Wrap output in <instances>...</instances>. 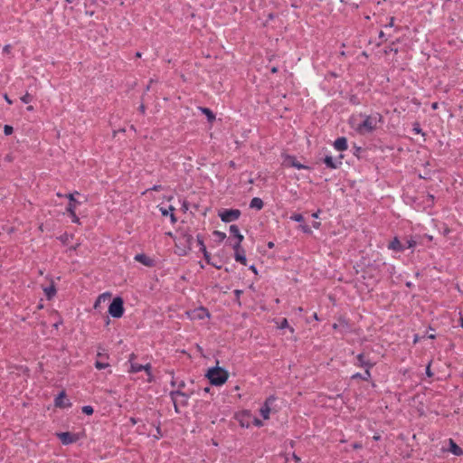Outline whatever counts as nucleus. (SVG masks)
<instances>
[{
  "instance_id": "obj_1",
  "label": "nucleus",
  "mask_w": 463,
  "mask_h": 463,
  "mask_svg": "<svg viewBox=\"0 0 463 463\" xmlns=\"http://www.w3.org/2000/svg\"><path fill=\"white\" fill-rule=\"evenodd\" d=\"M360 116L364 118V121L356 128V131L360 134L372 133L378 128V124L383 123V117L378 112L371 115L361 114Z\"/></svg>"
},
{
  "instance_id": "obj_2",
  "label": "nucleus",
  "mask_w": 463,
  "mask_h": 463,
  "mask_svg": "<svg viewBox=\"0 0 463 463\" xmlns=\"http://www.w3.org/2000/svg\"><path fill=\"white\" fill-rule=\"evenodd\" d=\"M205 376L212 385L221 386L226 383L229 373L222 367L213 366L208 369Z\"/></svg>"
},
{
  "instance_id": "obj_3",
  "label": "nucleus",
  "mask_w": 463,
  "mask_h": 463,
  "mask_svg": "<svg viewBox=\"0 0 463 463\" xmlns=\"http://www.w3.org/2000/svg\"><path fill=\"white\" fill-rule=\"evenodd\" d=\"M193 241L194 237L191 233L188 232H182L175 241L177 254L179 256H186L192 250Z\"/></svg>"
},
{
  "instance_id": "obj_4",
  "label": "nucleus",
  "mask_w": 463,
  "mask_h": 463,
  "mask_svg": "<svg viewBox=\"0 0 463 463\" xmlns=\"http://www.w3.org/2000/svg\"><path fill=\"white\" fill-rule=\"evenodd\" d=\"M124 301L120 297L113 298L109 307V314L114 318H120L124 314Z\"/></svg>"
},
{
  "instance_id": "obj_5",
  "label": "nucleus",
  "mask_w": 463,
  "mask_h": 463,
  "mask_svg": "<svg viewBox=\"0 0 463 463\" xmlns=\"http://www.w3.org/2000/svg\"><path fill=\"white\" fill-rule=\"evenodd\" d=\"M241 212L239 209H223L218 215L223 222H232L240 218Z\"/></svg>"
},
{
  "instance_id": "obj_6",
  "label": "nucleus",
  "mask_w": 463,
  "mask_h": 463,
  "mask_svg": "<svg viewBox=\"0 0 463 463\" xmlns=\"http://www.w3.org/2000/svg\"><path fill=\"white\" fill-rule=\"evenodd\" d=\"M354 365L357 367L364 368V370H371L375 365V363L373 362L368 354L364 353H361L356 355V361L354 362Z\"/></svg>"
},
{
  "instance_id": "obj_7",
  "label": "nucleus",
  "mask_w": 463,
  "mask_h": 463,
  "mask_svg": "<svg viewBox=\"0 0 463 463\" xmlns=\"http://www.w3.org/2000/svg\"><path fill=\"white\" fill-rule=\"evenodd\" d=\"M56 436L63 445H70V444L75 443L80 439L79 434L71 433L69 431L58 432V433H56Z\"/></svg>"
},
{
  "instance_id": "obj_8",
  "label": "nucleus",
  "mask_w": 463,
  "mask_h": 463,
  "mask_svg": "<svg viewBox=\"0 0 463 463\" xmlns=\"http://www.w3.org/2000/svg\"><path fill=\"white\" fill-rule=\"evenodd\" d=\"M231 235L235 238V241L232 244V248H238L239 244H241L244 237L240 232L239 227L236 224H232L229 228Z\"/></svg>"
},
{
  "instance_id": "obj_9",
  "label": "nucleus",
  "mask_w": 463,
  "mask_h": 463,
  "mask_svg": "<svg viewBox=\"0 0 463 463\" xmlns=\"http://www.w3.org/2000/svg\"><path fill=\"white\" fill-rule=\"evenodd\" d=\"M284 164L287 166L295 167L297 169H309L307 165H305L298 162L294 156H287L284 160Z\"/></svg>"
},
{
  "instance_id": "obj_10",
  "label": "nucleus",
  "mask_w": 463,
  "mask_h": 463,
  "mask_svg": "<svg viewBox=\"0 0 463 463\" xmlns=\"http://www.w3.org/2000/svg\"><path fill=\"white\" fill-rule=\"evenodd\" d=\"M234 250V259L237 262H240L242 265H247V258L245 254V250L241 247V244H239L238 248H232Z\"/></svg>"
},
{
  "instance_id": "obj_11",
  "label": "nucleus",
  "mask_w": 463,
  "mask_h": 463,
  "mask_svg": "<svg viewBox=\"0 0 463 463\" xmlns=\"http://www.w3.org/2000/svg\"><path fill=\"white\" fill-rule=\"evenodd\" d=\"M66 397L65 391H61L54 400V405L59 408H68L71 406V402L69 401L64 402V398Z\"/></svg>"
},
{
  "instance_id": "obj_12",
  "label": "nucleus",
  "mask_w": 463,
  "mask_h": 463,
  "mask_svg": "<svg viewBox=\"0 0 463 463\" xmlns=\"http://www.w3.org/2000/svg\"><path fill=\"white\" fill-rule=\"evenodd\" d=\"M135 260L149 268L155 265V260L144 253L137 254L135 256Z\"/></svg>"
},
{
  "instance_id": "obj_13",
  "label": "nucleus",
  "mask_w": 463,
  "mask_h": 463,
  "mask_svg": "<svg viewBox=\"0 0 463 463\" xmlns=\"http://www.w3.org/2000/svg\"><path fill=\"white\" fill-rule=\"evenodd\" d=\"M169 395H170V397H171V399H172V401L174 402V408H175V412L179 413L180 411L178 409L176 396H182L184 398H188V395L185 392H182L180 390L171 391Z\"/></svg>"
},
{
  "instance_id": "obj_14",
  "label": "nucleus",
  "mask_w": 463,
  "mask_h": 463,
  "mask_svg": "<svg viewBox=\"0 0 463 463\" xmlns=\"http://www.w3.org/2000/svg\"><path fill=\"white\" fill-rule=\"evenodd\" d=\"M323 163L329 169H336L342 165L341 161H336L331 156H326L323 158Z\"/></svg>"
},
{
  "instance_id": "obj_15",
  "label": "nucleus",
  "mask_w": 463,
  "mask_h": 463,
  "mask_svg": "<svg viewBox=\"0 0 463 463\" xmlns=\"http://www.w3.org/2000/svg\"><path fill=\"white\" fill-rule=\"evenodd\" d=\"M388 249L392 250L397 252H402L405 250V246L399 241L397 237H395L388 245Z\"/></svg>"
},
{
  "instance_id": "obj_16",
  "label": "nucleus",
  "mask_w": 463,
  "mask_h": 463,
  "mask_svg": "<svg viewBox=\"0 0 463 463\" xmlns=\"http://www.w3.org/2000/svg\"><path fill=\"white\" fill-rule=\"evenodd\" d=\"M175 207L172 205H169L168 208H160L161 214L163 216H170V220L172 223H175L177 222V218L175 217Z\"/></svg>"
},
{
  "instance_id": "obj_17",
  "label": "nucleus",
  "mask_w": 463,
  "mask_h": 463,
  "mask_svg": "<svg viewBox=\"0 0 463 463\" xmlns=\"http://www.w3.org/2000/svg\"><path fill=\"white\" fill-rule=\"evenodd\" d=\"M347 139L345 137H340L334 142V147L338 151H345L347 149Z\"/></svg>"
},
{
  "instance_id": "obj_18",
  "label": "nucleus",
  "mask_w": 463,
  "mask_h": 463,
  "mask_svg": "<svg viewBox=\"0 0 463 463\" xmlns=\"http://www.w3.org/2000/svg\"><path fill=\"white\" fill-rule=\"evenodd\" d=\"M449 450L452 454H454L455 456H461V455H463V449L460 447H458L452 439H449Z\"/></svg>"
},
{
  "instance_id": "obj_19",
  "label": "nucleus",
  "mask_w": 463,
  "mask_h": 463,
  "mask_svg": "<svg viewBox=\"0 0 463 463\" xmlns=\"http://www.w3.org/2000/svg\"><path fill=\"white\" fill-rule=\"evenodd\" d=\"M263 206H264V203L259 197L252 198L250 203V207L251 209L261 210L263 208Z\"/></svg>"
},
{
  "instance_id": "obj_20",
  "label": "nucleus",
  "mask_w": 463,
  "mask_h": 463,
  "mask_svg": "<svg viewBox=\"0 0 463 463\" xmlns=\"http://www.w3.org/2000/svg\"><path fill=\"white\" fill-rule=\"evenodd\" d=\"M194 313H195V317L198 319H203L205 317H210V313H209L208 309L203 307H201L195 309Z\"/></svg>"
},
{
  "instance_id": "obj_21",
  "label": "nucleus",
  "mask_w": 463,
  "mask_h": 463,
  "mask_svg": "<svg viewBox=\"0 0 463 463\" xmlns=\"http://www.w3.org/2000/svg\"><path fill=\"white\" fill-rule=\"evenodd\" d=\"M352 379H362L368 382L371 379V372L370 370H364V373H356L352 376Z\"/></svg>"
},
{
  "instance_id": "obj_22",
  "label": "nucleus",
  "mask_w": 463,
  "mask_h": 463,
  "mask_svg": "<svg viewBox=\"0 0 463 463\" xmlns=\"http://www.w3.org/2000/svg\"><path fill=\"white\" fill-rule=\"evenodd\" d=\"M66 197L69 199L67 207H71L72 210L75 211L77 205H79L80 203L74 198V194H66Z\"/></svg>"
},
{
  "instance_id": "obj_23",
  "label": "nucleus",
  "mask_w": 463,
  "mask_h": 463,
  "mask_svg": "<svg viewBox=\"0 0 463 463\" xmlns=\"http://www.w3.org/2000/svg\"><path fill=\"white\" fill-rule=\"evenodd\" d=\"M199 109L202 111V113L206 116L207 120L209 122H213L215 119V115L210 109L203 107H200Z\"/></svg>"
},
{
  "instance_id": "obj_24",
  "label": "nucleus",
  "mask_w": 463,
  "mask_h": 463,
  "mask_svg": "<svg viewBox=\"0 0 463 463\" xmlns=\"http://www.w3.org/2000/svg\"><path fill=\"white\" fill-rule=\"evenodd\" d=\"M47 299H52L56 294V288L53 284L43 289Z\"/></svg>"
},
{
  "instance_id": "obj_25",
  "label": "nucleus",
  "mask_w": 463,
  "mask_h": 463,
  "mask_svg": "<svg viewBox=\"0 0 463 463\" xmlns=\"http://www.w3.org/2000/svg\"><path fill=\"white\" fill-rule=\"evenodd\" d=\"M270 411L271 408L266 404H263L260 410V415L264 420H268L269 418Z\"/></svg>"
},
{
  "instance_id": "obj_26",
  "label": "nucleus",
  "mask_w": 463,
  "mask_h": 463,
  "mask_svg": "<svg viewBox=\"0 0 463 463\" xmlns=\"http://www.w3.org/2000/svg\"><path fill=\"white\" fill-rule=\"evenodd\" d=\"M66 211L70 214V216L71 218V222L73 223L80 224V218L77 216L76 212L73 211L71 207H66Z\"/></svg>"
},
{
  "instance_id": "obj_27",
  "label": "nucleus",
  "mask_w": 463,
  "mask_h": 463,
  "mask_svg": "<svg viewBox=\"0 0 463 463\" xmlns=\"http://www.w3.org/2000/svg\"><path fill=\"white\" fill-rule=\"evenodd\" d=\"M110 297H111V295L109 292L99 295L98 297L97 300L95 301L94 307L97 308L100 302H103V301L109 299Z\"/></svg>"
},
{
  "instance_id": "obj_28",
  "label": "nucleus",
  "mask_w": 463,
  "mask_h": 463,
  "mask_svg": "<svg viewBox=\"0 0 463 463\" xmlns=\"http://www.w3.org/2000/svg\"><path fill=\"white\" fill-rule=\"evenodd\" d=\"M142 371H145L146 373L148 376V382L151 383L153 381V375H152V366L150 364H146L145 365H142Z\"/></svg>"
},
{
  "instance_id": "obj_29",
  "label": "nucleus",
  "mask_w": 463,
  "mask_h": 463,
  "mask_svg": "<svg viewBox=\"0 0 463 463\" xmlns=\"http://www.w3.org/2000/svg\"><path fill=\"white\" fill-rule=\"evenodd\" d=\"M142 371V364L137 363H131L130 369L128 370L131 373H136Z\"/></svg>"
},
{
  "instance_id": "obj_30",
  "label": "nucleus",
  "mask_w": 463,
  "mask_h": 463,
  "mask_svg": "<svg viewBox=\"0 0 463 463\" xmlns=\"http://www.w3.org/2000/svg\"><path fill=\"white\" fill-rule=\"evenodd\" d=\"M196 241H197L198 245L200 246V251L203 252V249H206V246L204 245L203 235L198 234L196 236Z\"/></svg>"
},
{
  "instance_id": "obj_31",
  "label": "nucleus",
  "mask_w": 463,
  "mask_h": 463,
  "mask_svg": "<svg viewBox=\"0 0 463 463\" xmlns=\"http://www.w3.org/2000/svg\"><path fill=\"white\" fill-rule=\"evenodd\" d=\"M279 328L280 329H284V328H289L291 332H294V329L292 327L289 326L288 325V319L287 318H283L281 320V322L279 323Z\"/></svg>"
},
{
  "instance_id": "obj_32",
  "label": "nucleus",
  "mask_w": 463,
  "mask_h": 463,
  "mask_svg": "<svg viewBox=\"0 0 463 463\" xmlns=\"http://www.w3.org/2000/svg\"><path fill=\"white\" fill-rule=\"evenodd\" d=\"M81 411L86 415H92L94 412V409L90 405H85L81 408Z\"/></svg>"
},
{
  "instance_id": "obj_33",
  "label": "nucleus",
  "mask_w": 463,
  "mask_h": 463,
  "mask_svg": "<svg viewBox=\"0 0 463 463\" xmlns=\"http://www.w3.org/2000/svg\"><path fill=\"white\" fill-rule=\"evenodd\" d=\"M170 383H171V386H173V387L177 385L178 390H180V391H181V389L184 388V386H185V383L184 381H180L179 383H176V381L175 380L174 377L172 378V381Z\"/></svg>"
},
{
  "instance_id": "obj_34",
  "label": "nucleus",
  "mask_w": 463,
  "mask_h": 463,
  "mask_svg": "<svg viewBox=\"0 0 463 463\" xmlns=\"http://www.w3.org/2000/svg\"><path fill=\"white\" fill-rule=\"evenodd\" d=\"M213 235L218 239L219 241H222L226 238V234L220 231H214Z\"/></svg>"
},
{
  "instance_id": "obj_35",
  "label": "nucleus",
  "mask_w": 463,
  "mask_h": 463,
  "mask_svg": "<svg viewBox=\"0 0 463 463\" xmlns=\"http://www.w3.org/2000/svg\"><path fill=\"white\" fill-rule=\"evenodd\" d=\"M290 219L297 222H303L304 217L301 213H294L290 216Z\"/></svg>"
},
{
  "instance_id": "obj_36",
  "label": "nucleus",
  "mask_w": 463,
  "mask_h": 463,
  "mask_svg": "<svg viewBox=\"0 0 463 463\" xmlns=\"http://www.w3.org/2000/svg\"><path fill=\"white\" fill-rule=\"evenodd\" d=\"M109 364L108 363H104L102 361H96L95 362V367L99 370H101V369H105L109 366Z\"/></svg>"
},
{
  "instance_id": "obj_37",
  "label": "nucleus",
  "mask_w": 463,
  "mask_h": 463,
  "mask_svg": "<svg viewBox=\"0 0 463 463\" xmlns=\"http://www.w3.org/2000/svg\"><path fill=\"white\" fill-rule=\"evenodd\" d=\"M277 398L274 395H270L266 399L264 404L268 405L270 408V406L275 402Z\"/></svg>"
},
{
  "instance_id": "obj_38",
  "label": "nucleus",
  "mask_w": 463,
  "mask_h": 463,
  "mask_svg": "<svg viewBox=\"0 0 463 463\" xmlns=\"http://www.w3.org/2000/svg\"><path fill=\"white\" fill-rule=\"evenodd\" d=\"M299 229L304 232V233H307V234H311L312 233V231L310 229V227L307 224H300L299 225Z\"/></svg>"
},
{
  "instance_id": "obj_39",
  "label": "nucleus",
  "mask_w": 463,
  "mask_h": 463,
  "mask_svg": "<svg viewBox=\"0 0 463 463\" xmlns=\"http://www.w3.org/2000/svg\"><path fill=\"white\" fill-rule=\"evenodd\" d=\"M13 132H14V128L12 126L5 125V127H4L5 135L9 136V135L13 134Z\"/></svg>"
},
{
  "instance_id": "obj_40",
  "label": "nucleus",
  "mask_w": 463,
  "mask_h": 463,
  "mask_svg": "<svg viewBox=\"0 0 463 463\" xmlns=\"http://www.w3.org/2000/svg\"><path fill=\"white\" fill-rule=\"evenodd\" d=\"M21 100L24 102V103H29L33 100V96L30 95L29 93H26L24 94L22 98H21Z\"/></svg>"
},
{
  "instance_id": "obj_41",
  "label": "nucleus",
  "mask_w": 463,
  "mask_h": 463,
  "mask_svg": "<svg viewBox=\"0 0 463 463\" xmlns=\"http://www.w3.org/2000/svg\"><path fill=\"white\" fill-rule=\"evenodd\" d=\"M403 245L405 246V250L411 249L416 245V241L413 240H407Z\"/></svg>"
},
{
  "instance_id": "obj_42",
  "label": "nucleus",
  "mask_w": 463,
  "mask_h": 463,
  "mask_svg": "<svg viewBox=\"0 0 463 463\" xmlns=\"http://www.w3.org/2000/svg\"><path fill=\"white\" fill-rule=\"evenodd\" d=\"M203 254V259L205 260V261L207 262V264H210L211 263V254L208 252L207 249H203V252H202Z\"/></svg>"
},
{
  "instance_id": "obj_43",
  "label": "nucleus",
  "mask_w": 463,
  "mask_h": 463,
  "mask_svg": "<svg viewBox=\"0 0 463 463\" xmlns=\"http://www.w3.org/2000/svg\"><path fill=\"white\" fill-rule=\"evenodd\" d=\"M233 293L235 295V301L241 306L240 298L243 291L241 289H235Z\"/></svg>"
},
{
  "instance_id": "obj_44",
  "label": "nucleus",
  "mask_w": 463,
  "mask_h": 463,
  "mask_svg": "<svg viewBox=\"0 0 463 463\" xmlns=\"http://www.w3.org/2000/svg\"><path fill=\"white\" fill-rule=\"evenodd\" d=\"M415 133L417 134H420V133H422V130L420 128V126L418 122L414 123L413 124V129H412Z\"/></svg>"
},
{
  "instance_id": "obj_45",
  "label": "nucleus",
  "mask_w": 463,
  "mask_h": 463,
  "mask_svg": "<svg viewBox=\"0 0 463 463\" xmlns=\"http://www.w3.org/2000/svg\"><path fill=\"white\" fill-rule=\"evenodd\" d=\"M349 100H350V102H351L352 104H354V105H357V104H359V99H358L357 96H355V95H352V96L350 97V99H349Z\"/></svg>"
},
{
  "instance_id": "obj_46",
  "label": "nucleus",
  "mask_w": 463,
  "mask_h": 463,
  "mask_svg": "<svg viewBox=\"0 0 463 463\" xmlns=\"http://www.w3.org/2000/svg\"><path fill=\"white\" fill-rule=\"evenodd\" d=\"M354 155L356 156L358 158L360 157V153L362 152V148L360 146H354Z\"/></svg>"
},
{
  "instance_id": "obj_47",
  "label": "nucleus",
  "mask_w": 463,
  "mask_h": 463,
  "mask_svg": "<svg viewBox=\"0 0 463 463\" xmlns=\"http://www.w3.org/2000/svg\"><path fill=\"white\" fill-rule=\"evenodd\" d=\"M11 49H12V46L10 44H6L3 48V52L8 54V53H10Z\"/></svg>"
},
{
  "instance_id": "obj_48",
  "label": "nucleus",
  "mask_w": 463,
  "mask_h": 463,
  "mask_svg": "<svg viewBox=\"0 0 463 463\" xmlns=\"http://www.w3.org/2000/svg\"><path fill=\"white\" fill-rule=\"evenodd\" d=\"M426 374L429 377H432L433 376V373L430 371V363H429V364L426 367Z\"/></svg>"
},
{
  "instance_id": "obj_49",
  "label": "nucleus",
  "mask_w": 463,
  "mask_h": 463,
  "mask_svg": "<svg viewBox=\"0 0 463 463\" xmlns=\"http://www.w3.org/2000/svg\"><path fill=\"white\" fill-rule=\"evenodd\" d=\"M136 358H137V355H136L134 353L130 354H129V358H128V362H129V364H131V363H135V362H134V360H135Z\"/></svg>"
},
{
  "instance_id": "obj_50",
  "label": "nucleus",
  "mask_w": 463,
  "mask_h": 463,
  "mask_svg": "<svg viewBox=\"0 0 463 463\" xmlns=\"http://www.w3.org/2000/svg\"><path fill=\"white\" fill-rule=\"evenodd\" d=\"M129 421L131 422L132 425H135L137 424L138 421H139V419H137V418H134V417H131L129 419Z\"/></svg>"
},
{
  "instance_id": "obj_51",
  "label": "nucleus",
  "mask_w": 463,
  "mask_h": 463,
  "mask_svg": "<svg viewBox=\"0 0 463 463\" xmlns=\"http://www.w3.org/2000/svg\"><path fill=\"white\" fill-rule=\"evenodd\" d=\"M312 226L315 228V229H319L320 226H321V222H314L312 223Z\"/></svg>"
},
{
  "instance_id": "obj_52",
  "label": "nucleus",
  "mask_w": 463,
  "mask_h": 463,
  "mask_svg": "<svg viewBox=\"0 0 463 463\" xmlns=\"http://www.w3.org/2000/svg\"><path fill=\"white\" fill-rule=\"evenodd\" d=\"M320 213H321V210H317L316 213H312V217L315 219H317L319 217Z\"/></svg>"
},
{
  "instance_id": "obj_53",
  "label": "nucleus",
  "mask_w": 463,
  "mask_h": 463,
  "mask_svg": "<svg viewBox=\"0 0 463 463\" xmlns=\"http://www.w3.org/2000/svg\"><path fill=\"white\" fill-rule=\"evenodd\" d=\"M161 189H162V186H161V185H159V184H156V185H154V186L151 188V190H153V191H160Z\"/></svg>"
},
{
  "instance_id": "obj_54",
  "label": "nucleus",
  "mask_w": 463,
  "mask_h": 463,
  "mask_svg": "<svg viewBox=\"0 0 463 463\" xmlns=\"http://www.w3.org/2000/svg\"><path fill=\"white\" fill-rule=\"evenodd\" d=\"M156 433H157V435L156 437L157 439L162 436V432H161V429H160L159 425L156 427Z\"/></svg>"
},
{
  "instance_id": "obj_55",
  "label": "nucleus",
  "mask_w": 463,
  "mask_h": 463,
  "mask_svg": "<svg viewBox=\"0 0 463 463\" xmlns=\"http://www.w3.org/2000/svg\"><path fill=\"white\" fill-rule=\"evenodd\" d=\"M209 265L213 266V267H214V268H216L217 269H222V266H221V265H218L216 262H213V261H211V263H210Z\"/></svg>"
},
{
  "instance_id": "obj_56",
  "label": "nucleus",
  "mask_w": 463,
  "mask_h": 463,
  "mask_svg": "<svg viewBox=\"0 0 463 463\" xmlns=\"http://www.w3.org/2000/svg\"><path fill=\"white\" fill-rule=\"evenodd\" d=\"M139 111L144 114L145 113V110H146V107L144 104H141L138 108Z\"/></svg>"
},
{
  "instance_id": "obj_57",
  "label": "nucleus",
  "mask_w": 463,
  "mask_h": 463,
  "mask_svg": "<svg viewBox=\"0 0 463 463\" xmlns=\"http://www.w3.org/2000/svg\"><path fill=\"white\" fill-rule=\"evenodd\" d=\"M393 22H394V17H391L390 18V22H389V24L385 25L386 27L389 26V27H392L393 26Z\"/></svg>"
},
{
  "instance_id": "obj_58",
  "label": "nucleus",
  "mask_w": 463,
  "mask_h": 463,
  "mask_svg": "<svg viewBox=\"0 0 463 463\" xmlns=\"http://www.w3.org/2000/svg\"><path fill=\"white\" fill-rule=\"evenodd\" d=\"M379 38L382 39L383 41L385 40V34H384V33L383 31H381L379 33Z\"/></svg>"
},
{
  "instance_id": "obj_59",
  "label": "nucleus",
  "mask_w": 463,
  "mask_h": 463,
  "mask_svg": "<svg viewBox=\"0 0 463 463\" xmlns=\"http://www.w3.org/2000/svg\"><path fill=\"white\" fill-rule=\"evenodd\" d=\"M427 197H428L429 201H430L431 203H433V202H434L435 197H434V195H433V194H429L427 195Z\"/></svg>"
},
{
  "instance_id": "obj_60",
  "label": "nucleus",
  "mask_w": 463,
  "mask_h": 463,
  "mask_svg": "<svg viewBox=\"0 0 463 463\" xmlns=\"http://www.w3.org/2000/svg\"><path fill=\"white\" fill-rule=\"evenodd\" d=\"M61 324H62V320H59L58 322L53 324V327L57 329L59 327V326L61 325Z\"/></svg>"
},
{
  "instance_id": "obj_61",
  "label": "nucleus",
  "mask_w": 463,
  "mask_h": 463,
  "mask_svg": "<svg viewBox=\"0 0 463 463\" xmlns=\"http://www.w3.org/2000/svg\"><path fill=\"white\" fill-rule=\"evenodd\" d=\"M250 269L251 271H253L255 274H257V269H256L255 265H251V266L250 267Z\"/></svg>"
},
{
  "instance_id": "obj_62",
  "label": "nucleus",
  "mask_w": 463,
  "mask_h": 463,
  "mask_svg": "<svg viewBox=\"0 0 463 463\" xmlns=\"http://www.w3.org/2000/svg\"><path fill=\"white\" fill-rule=\"evenodd\" d=\"M187 399H188V398L182 399L181 404H182L183 406H186V405H187Z\"/></svg>"
},
{
  "instance_id": "obj_63",
  "label": "nucleus",
  "mask_w": 463,
  "mask_h": 463,
  "mask_svg": "<svg viewBox=\"0 0 463 463\" xmlns=\"http://www.w3.org/2000/svg\"><path fill=\"white\" fill-rule=\"evenodd\" d=\"M5 100H6V102H7V103H9V104H12V103H13V102H12V100L9 99V97H8L6 94L5 95Z\"/></svg>"
},
{
  "instance_id": "obj_64",
  "label": "nucleus",
  "mask_w": 463,
  "mask_h": 463,
  "mask_svg": "<svg viewBox=\"0 0 463 463\" xmlns=\"http://www.w3.org/2000/svg\"><path fill=\"white\" fill-rule=\"evenodd\" d=\"M270 71H271V73H277L278 72V68L277 67H272L270 69Z\"/></svg>"
}]
</instances>
